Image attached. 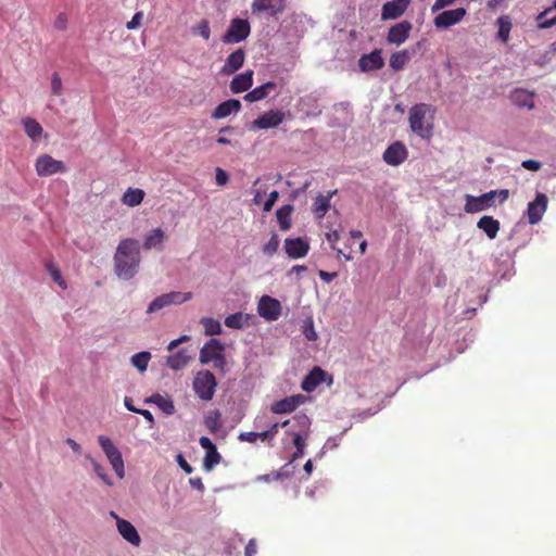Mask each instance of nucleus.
I'll list each match as a JSON object with an SVG mask.
<instances>
[{
    "mask_svg": "<svg viewBox=\"0 0 556 556\" xmlns=\"http://www.w3.org/2000/svg\"><path fill=\"white\" fill-rule=\"evenodd\" d=\"M219 419L220 414L216 410L205 419V425L212 432H216L220 427Z\"/></svg>",
    "mask_w": 556,
    "mask_h": 556,
    "instance_id": "obj_51",
    "label": "nucleus"
},
{
    "mask_svg": "<svg viewBox=\"0 0 556 556\" xmlns=\"http://www.w3.org/2000/svg\"><path fill=\"white\" fill-rule=\"evenodd\" d=\"M245 60V52L242 49H238L231 54L228 55V58L225 61V64L223 65L220 73L223 75H231L235 72H237L239 68L242 67Z\"/></svg>",
    "mask_w": 556,
    "mask_h": 556,
    "instance_id": "obj_22",
    "label": "nucleus"
},
{
    "mask_svg": "<svg viewBox=\"0 0 556 556\" xmlns=\"http://www.w3.org/2000/svg\"><path fill=\"white\" fill-rule=\"evenodd\" d=\"M86 458L90 462V464L92 465V468L96 472V475L106 484V485H112L113 482L111 480V478L109 477V475L106 473V470L105 468L100 465L97 460H94L90 455H86Z\"/></svg>",
    "mask_w": 556,
    "mask_h": 556,
    "instance_id": "obj_43",
    "label": "nucleus"
},
{
    "mask_svg": "<svg viewBox=\"0 0 556 556\" xmlns=\"http://www.w3.org/2000/svg\"><path fill=\"white\" fill-rule=\"evenodd\" d=\"M48 270H49V274L51 275V277L53 278V280L56 283H59V286L66 288V285L62 278L61 271L58 268H55L53 265H49Z\"/></svg>",
    "mask_w": 556,
    "mask_h": 556,
    "instance_id": "obj_54",
    "label": "nucleus"
},
{
    "mask_svg": "<svg viewBox=\"0 0 556 556\" xmlns=\"http://www.w3.org/2000/svg\"><path fill=\"white\" fill-rule=\"evenodd\" d=\"M199 443H200L201 447L204 448L206 452L216 448V445L207 437H201L199 440Z\"/></svg>",
    "mask_w": 556,
    "mask_h": 556,
    "instance_id": "obj_64",
    "label": "nucleus"
},
{
    "mask_svg": "<svg viewBox=\"0 0 556 556\" xmlns=\"http://www.w3.org/2000/svg\"><path fill=\"white\" fill-rule=\"evenodd\" d=\"M142 18H143V13L141 11L135 13V15L131 17V20L126 24L127 29H129V30L137 29L140 26Z\"/></svg>",
    "mask_w": 556,
    "mask_h": 556,
    "instance_id": "obj_53",
    "label": "nucleus"
},
{
    "mask_svg": "<svg viewBox=\"0 0 556 556\" xmlns=\"http://www.w3.org/2000/svg\"><path fill=\"white\" fill-rule=\"evenodd\" d=\"M151 357H152V355L150 352L142 351V352L134 354L130 357V364L135 368H137L140 372H144L148 368Z\"/></svg>",
    "mask_w": 556,
    "mask_h": 556,
    "instance_id": "obj_39",
    "label": "nucleus"
},
{
    "mask_svg": "<svg viewBox=\"0 0 556 556\" xmlns=\"http://www.w3.org/2000/svg\"><path fill=\"white\" fill-rule=\"evenodd\" d=\"M326 371L320 367H314L303 379L301 388L305 392H313L321 382L325 381Z\"/></svg>",
    "mask_w": 556,
    "mask_h": 556,
    "instance_id": "obj_23",
    "label": "nucleus"
},
{
    "mask_svg": "<svg viewBox=\"0 0 556 556\" xmlns=\"http://www.w3.org/2000/svg\"><path fill=\"white\" fill-rule=\"evenodd\" d=\"M276 87H277L276 83L267 81V83L252 89L251 91H249L244 96V100L248 102H256V101L264 100L265 98H267L269 96L271 90L276 89Z\"/></svg>",
    "mask_w": 556,
    "mask_h": 556,
    "instance_id": "obj_28",
    "label": "nucleus"
},
{
    "mask_svg": "<svg viewBox=\"0 0 556 556\" xmlns=\"http://www.w3.org/2000/svg\"><path fill=\"white\" fill-rule=\"evenodd\" d=\"M500 229V223L496 219H493L489 216V239H493L496 237V233Z\"/></svg>",
    "mask_w": 556,
    "mask_h": 556,
    "instance_id": "obj_57",
    "label": "nucleus"
},
{
    "mask_svg": "<svg viewBox=\"0 0 556 556\" xmlns=\"http://www.w3.org/2000/svg\"><path fill=\"white\" fill-rule=\"evenodd\" d=\"M192 33L201 36L205 40H208L211 36L208 21L202 20L197 26L192 28Z\"/></svg>",
    "mask_w": 556,
    "mask_h": 556,
    "instance_id": "obj_47",
    "label": "nucleus"
},
{
    "mask_svg": "<svg viewBox=\"0 0 556 556\" xmlns=\"http://www.w3.org/2000/svg\"><path fill=\"white\" fill-rule=\"evenodd\" d=\"M176 460L179 465V467L186 472V473H191L193 471V468L191 465H189V463L185 459V457L182 456V454H178L177 457H176Z\"/></svg>",
    "mask_w": 556,
    "mask_h": 556,
    "instance_id": "obj_60",
    "label": "nucleus"
},
{
    "mask_svg": "<svg viewBox=\"0 0 556 556\" xmlns=\"http://www.w3.org/2000/svg\"><path fill=\"white\" fill-rule=\"evenodd\" d=\"M251 33V26L248 20L232 18L226 33L222 37V41L226 45L238 43L245 40Z\"/></svg>",
    "mask_w": 556,
    "mask_h": 556,
    "instance_id": "obj_7",
    "label": "nucleus"
},
{
    "mask_svg": "<svg viewBox=\"0 0 556 556\" xmlns=\"http://www.w3.org/2000/svg\"><path fill=\"white\" fill-rule=\"evenodd\" d=\"M432 113L434 114V110L427 103L415 104L409 110L410 129L422 139H428L432 136Z\"/></svg>",
    "mask_w": 556,
    "mask_h": 556,
    "instance_id": "obj_2",
    "label": "nucleus"
},
{
    "mask_svg": "<svg viewBox=\"0 0 556 556\" xmlns=\"http://www.w3.org/2000/svg\"><path fill=\"white\" fill-rule=\"evenodd\" d=\"M192 292L170 291L156 296L147 308V314H155L170 305H179L192 299Z\"/></svg>",
    "mask_w": 556,
    "mask_h": 556,
    "instance_id": "obj_5",
    "label": "nucleus"
},
{
    "mask_svg": "<svg viewBox=\"0 0 556 556\" xmlns=\"http://www.w3.org/2000/svg\"><path fill=\"white\" fill-rule=\"evenodd\" d=\"M456 0H435L433 5L431 7L432 13L440 11L451 4H453Z\"/></svg>",
    "mask_w": 556,
    "mask_h": 556,
    "instance_id": "obj_58",
    "label": "nucleus"
},
{
    "mask_svg": "<svg viewBox=\"0 0 556 556\" xmlns=\"http://www.w3.org/2000/svg\"><path fill=\"white\" fill-rule=\"evenodd\" d=\"M534 97L535 93L527 89L517 88L510 92L509 99L513 104L520 109H534Z\"/></svg>",
    "mask_w": 556,
    "mask_h": 556,
    "instance_id": "obj_21",
    "label": "nucleus"
},
{
    "mask_svg": "<svg viewBox=\"0 0 556 556\" xmlns=\"http://www.w3.org/2000/svg\"><path fill=\"white\" fill-rule=\"evenodd\" d=\"M220 460L222 456L217 452V448L206 452L203 460L204 470L210 472L216 465L220 463Z\"/></svg>",
    "mask_w": 556,
    "mask_h": 556,
    "instance_id": "obj_42",
    "label": "nucleus"
},
{
    "mask_svg": "<svg viewBox=\"0 0 556 556\" xmlns=\"http://www.w3.org/2000/svg\"><path fill=\"white\" fill-rule=\"evenodd\" d=\"M413 28V25L408 21H402L390 27L387 41L390 45L401 46L404 43L409 37V33Z\"/></svg>",
    "mask_w": 556,
    "mask_h": 556,
    "instance_id": "obj_14",
    "label": "nucleus"
},
{
    "mask_svg": "<svg viewBox=\"0 0 556 556\" xmlns=\"http://www.w3.org/2000/svg\"><path fill=\"white\" fill-rule=\"evenodd\" d=\"M288 433L293 435V444L296 450H304L305 447V439L307 435L302 434V431H288Z\"/></svg>",
    "mask_w": 556,
    "mask_h": 556,
    "instance_id": "obj_52",
    "label": "nucleus"
},
{
    "mask_svg": "<svg viewBox=\"0 0 556 556\" xmlns=\"http://www.w3.org/2000/svg\"><path fill=\"white\" fill-rule=\"evenodd\" d=\"M238 439L243 442L254 443L257 440V432H241Z\"/></svg>",
    "mask_w": 556,
    "mask_h": 556,
    "instance_id": "obj_62",
    "label": "nucleus"
},
{
    "mask_svg": "<svg viewBox=\"0 0 556 556\" xmlns=\"http://www.w3.org/2000/svg\"><path fill=\"white\" fill-rule=\"evenodd\" d=\"M465 199V211L467 213H477L486 208V193H483L479 197L466 194Z\"/></svg>",
    "mask_w": 556,
    "mask_h": 556,
    "instance_id": "obj_33",
    "label": "nucleus"
},
{
    "mask_svg": "<svg viewBox=\"0 0 556 556\" xmlns=\"http://www.w3.org/2000/svg\"><path fill=\"white\" fill-rule=\"evenodd\" d=\"M25 132L33 141H38L43 132L41 125L34 118L27 117L23 119Z\"/></svg>",
    "mask_w": 556,
    "mask_h": 556,
    "instance_id": "obj_36",
    "label": "nucleus"
},
{
    "mask_svg": "<svg viewBox=\"0 0 556 556\" xmlns=\"http://www.w3.org/2000/svg\"><path fill=\"white\" fill-rule=\"evenodd\" d=\"M384 65L380 50H374L368 54H363L358 60V66L362 72H370L382 68Z\"/></svg>",
    "mask_w": 556,
    "mask_h": 556,
    "instance_id": "obj_19",
    "label": "nucleus"
},
{
    "mask_svg": "<svg viewBox=\"0 0 556 556\" xmlns=\"http://www.w3.org/2000/svg\"><path fill=\"white\" fill-rule=\"evenodd\" d=\"M229 179V176L227 172H225L223 168L217 167L215 172V180L218 186H224L227 184Z\"/></svg>",
    "mask_w": 556,
    "mask_h": 556,
    "instance_id": "obj_56",
    "label": "nucleus"
},
{
    "mask_svg": "<svg viewBox=\"0 0 556 556\" xmlns=\"http://www.w3.org/2000/svg\"><path fill=\"white\" fill-rule=\"evenodd\" d=\"M294 472V466L292 465V460L285 464L278 471L274 472L275 480L288 479Z\"/></svg>",
    "mask_w": 556,
    "mask_h": 556,
    "instance_id": "obj_48",
    "label": "nucleus"
},
{
    "mask_svg": "<svg viewBox=\"0 0 556 556\" xmlns=\"http://www.w3.org/2000/svg\"><path fill=\"white\" fill-rule=\"evenodd\" d=\"M67 26V16L64 13H60L55 21H54V27L59 30L66 29Z\"/></svg>",
    "mask_w": 556,
    "mask_h": 556,
    "instance_id": "obj_59",
    "label": "nucleus"
},
{
    "mask_svg": "<svg viewBox=\"0 0 556 556\" xmlns=\"http://www.w3.org/2000/svg\"><path fill=\"white\" fill-rule=\"evenodd\" d=\"M293 205L286 204L277 210L276 217L279 224L280 230L288 231L291 228V215L293 213Z\"/></svg>",
    "mask_w": 556,
    "mask_h": 556,
    "instance_id": "obj_34",
    "label": "nucleus"
},
{
    "mask_svg": "<svg viewBox=\"0 0 556 556\" xmlns=\"http://www.w3.org/2000/svg\"><path fill=\"white\" fill-rule=\"evenodd\" d=\"M306 397L302 394L287 396L271 405L274 414H289L295 410L301 404L305 402Z\"/></svg>",
    "mask_w": 556,
    "mask_h": 556,
    "instance_id": "obj_17",
    "label": "nucleus"
},
{
    "mask_svg": "<svg viewBox=\"0 0 556 556\" xmlns=\"http://www.w3.org/2000/svg\"><path fill=\"white\" fill-rule=\"evenodd\" d=\"M141 262L139 241L136 239L122 240L114 254V270L123 280H129L139 270Z\"/></svg>",
    "mask_w": 556,
    "mask_h": 556,
    "instance_id": "obj_1",
    "label": "nucleus"
},
{
    "mask_svg": "<svg viewBox=\"0 0 556 556\" xmlns=\"http://www.w3.org/2000/svg\"><path fill=\"white\" fill-rule=\"evenodd\" d=\"M146 403H153L166 415H173L175 413L174 402L169 397H164L159 393L152 394L146 399Z\"/></svg>",
    "mask_w": 556,
    "mask_h": 556,
    "instance_id": "obj_35",
    "label": "nucleus"
},
{
    "mask_svg": "<svg viewBox=\"0 0 556 556\" xmlns=\"http://www.w3.org/2000/svg\"><path fill=\"white\" fill-rule=\"evenodd\" d=\"M303 334L308 341L317 340L318 336L314 327V321L312 318H307L304 320L303 326Z\"/></svg>",
    "mask_w": 556,
    "mask_h": 556,
    "instance_id": "obj_46",
    "label": "nucleus"
},
{
    "mask_svg": "<svg viewBox=\"0 0 556 556\" xmlns=\"http://www.w3.org/2000/svg\"><path fill=\"white\" fill-rule=\"evenodd\" d=\"M498 25V31H497V38L502 42H507L509 39V33L511 30V21L508 16H501L497 20Z\"/></svg>",
    "mask_w": 556,
    "mask_h": 556,
    "instance_id": "obj_40",
    "label": "nucleus"
},
{
    "mask_svg": "<svg viewBox=\"0 0 556 556\" xmlns=\"http://www.w3.org/2000/svg\"><path fill=\"white\" fill-rule=\"evenodd\" d=\"M257 553L256 540L251 539L245 546V556H255Z\"/></svg>",
    "mask_w": 556,
    "mask_h": 556,
    "instance_id": "obj_63",
    "label": "nucleus"
},
{
    "mask_svg": "<svg viewBox=\"0 0 556 556\" xmlns=\"http://www.w3.org/2000/svg\"><path fill=\"white\" fill-rule=\"evenodd\" d=\"M144 198V192L141 189L128 188L123 194L122 202L128 206L139 205Z\"/></svg>",
    "mask_w": 556,
    "mask_h": 556,
    "instance_id": "obj_38",
    "label": "nucleus"
},
{
    "mask_svg": "<svg viewBox=\"0 0 556 556\" xmlns=\"http://www.w3.org/2000/svg\"><path fill=\"white\" fill-rule=\"evenodd\" d=\"M206 336L220 334L223 329L218 320L211 317H203L200 320Z\"/></svg>",
    "mask_w": 556,
    "mask_h": 556,
    "instance_id": "obj_41",
    "label": "nucleus"
},
{
    "mask_svg": "<svg viewBox=\"0 0 556 556\" xmlns=\"http://www.w3.org/2000/svg\"><path fill=\"white\" fill-rule=\"evenodd\" d=\"M280 244V239L277 233H273L270 239L263 245L262 251L267 256H273Z\"/></svg>",
    "mask_w": 556,
    "mask_h": 556,
    "instance_id": "obj_45",
    "label": "nucleus"
},
{
    "mask_svg": "<svg viewBox=\"0 0 556 556\" xmlns=\"http://www.w3.org/2000/svg\"><path fill=\"white\" fill-rule=\"evenodd\" d=\"M225 344L218 339H210L200 350L199 361L202 365L213 362L214 367L226 371Z\"/></svg>",
    "mask_w": 556,
    "mask_h": 556,
    "instance_id": "obj_3",
    "label": "nucleus"
},
{
    "mask_svg": "<svg viewBox=\"0 0 556 556\" xmlns=\"http://www.w3.org/2000/svg\"><path fill=\"white\" fill-rule=\"evenodd\" d=\"M293 426L302 431V434L308 435V430L311 427V419L304 414H298L293 417Z\"/></svg>",
    "mask_w": 556,
    "mask_h": 556,
    "instance_id": "obj_44",
    "label": "nucleus"
},
{
    "mask_svg": "<svg viewBox=\"0 0 556 556\" xmlns=\"http://www.w3.org/2000/svg\"><path fill=\"white\" fill-rule=\"evenodd\" d=\"M509 191L507 189L489 191V206L494 202L503 203L508 199Z\"/></svg>",
    "mask_w": 556,
    "mask_h": 556,
    "instance_id": "obj_49",
    "label": "nucleus"
},
{
    "mask_svg": "<svg viewBox=\"0 0 556 556\" xmlns=\"http://www.w3.org/2000/svg\"><path fill=\"white\" fill-rule=\"evenodd\" d=\"M417 52L416 48L412 49H404L399 52L392 53L390 56V67L394 71H401L404 68L406 63L412 59L413 55H415Z\"/></svg>",
    "mask_w": 556,
    "mask_h": 556,
    "instance_id": "obj_27",
    "label": "nucleus"
},
{
    "mask_svg": "<svg viewBox=\"0 0 556 556\" xmlns=\"http://www.w3.org/2000/svg\"><path fill=\"white\" fill-rule=\"evenodd\" d=\"M257 313L265 320L275 321L281 315V304L277 299L263 295L257 303Z\"/></svg>",
    "mask_w": 556,
    "mask_h": 556,
    "instance_id": "obj_10",
    "label": "nucleus"
},
{
    "mask_svg": "<svg viewBox=\"0 0 556 556\" xmlns=\"http://www.w3.org/2000/svg\"><path fill=\"white\" fill-rule=\"evenodd\" d=\"M193 390L202 401H211L215 394L217 381L210 370L199 371L192 382Z\"/></svg>",
    "mask_w": 556,
    "mask_h": 556,
    "instance_id": "obj_4",
    "label": "nucleus"
},
{
    "mask_svg": "<svg viewBox=\"0 0 556 556\" xmlns=\"http://www.w3.org/2000/svg\"><path fill=\"white\" fill-rule=\"evenodd\" d=\"M300 106L301 110L307 115V116H318L321 114V109L318 104V99L314 94H307L300 99Z\"/></svg>",
    "mask_w": 556,
    "mask_h": 556,
    "instance_id": "obj_31",
    "label": "nucleus"
},
{
    "mask_svg": "<svg viewBox=\"0 0 556 556\" xmlns=\"http://www.w3.org/2000/svg\"><path fill=\"white\" fill-rule=\"evenodd\" d=\"M241 110V102L238 99H229L218 104L212 112V117L215 119L225 118L231 114H236Z\"/></svg>",
    "mask_w": 556,
    "mask_h": 556,
    "instance_id": "obj_25",
    "label": "nucleus"
},
{
    "mask_svg": "<svg viewBox=\"0 0 556 556\" xmlns=\"http://www.w3.org/2000/svg\"><path fill=\"white\" fill-rule=\"evenodd\" d=\"M521 166L528 170L536 172L541 168V163L535 160H526L521 163Z\"/></svg>",
    "mask_w": 556,
    "mask_h": 556,
    "instance_id": "obj_61",
    "label": "nucleus"
},
{
    "mask_svg": "<svg viewBox=\"0 0 556 556\" xmlns=\"http://www.w3.org/2000/svg\"><path fill=\"white\" fill-rule=\"evenodd\" d=\"M98 442L103 453L105 454L106 458L109 459L110 464L112 465V468L115 471L116 476L123 479L125 477V467L123 456L119 450L116 447L113 441L105 435H99Z\"/></svg>",
    "mask_w": 556,
    "mask_h": 556,
    "instance_id": "obj_6",
    "label": "nucleus"
},
{
    "mask_svg": "<svg viewBox=\"0 0 556 556\" xmlns=\"http://www.w3.org/2000/svg\"><path fill=\"white\" fill-rule=\"evenodd\" d=\"M338 190L329 191L327 194L318 193L312 205V212L316 218L321 219L325 217L330 208V201Z\"/></svg>",
    "mask_w": 556,
    "mask_h": 556,
    "instance_id": "obj_24",
    "label": "nucleus"
},
{
    "mask_svg": "<svg viewBox=\"0 0 556 556\" xmlns=\"http://www.w3.org/2000/svg\"><path fill=\"white\" fill-rule=\"evenodd\" d=\"M36 172L40 177L51 176L67 170L66 165L62 161L54 160L49 154H42L36 160Z\"/></svg>",
    "mask_w": 556,
    "mask_h": 556,
    "instance_id": "obj_9",
    "label": "nucleus"
},
{
    "mask_svg": "<svg viewBox=\"0 0 556 556\" xmlns=\"http://www.w3.org/2000/svg\"><path fill=\"white\" fill-rule=\"evenodd\" d=\"M287 7V0H253L251 12L254 15L265 13L269 17H278L283 13Z\"/></svg>",
    "mask_w": 556,
    "mask_h": 556,
    "instance_id": "obj_8",
    "label": "nucleus"
},
{
    "mask_svg": "<svg viewBox=\"0 0 556 556\" xmlns=\"http://www.w3.org/2000/svg\"><path fill=\"white\" fill-rule=\"evenodd\" d=\"M283 248L288 256L294 260L306 256L309 251L308 242L300 237L287 238Z\"/></svg>",
    "mask_w": 556,
    "mask_h": 556,
    "instance_id": "obj_16",
    "label": "nucleus"
},
{
    "mask_svg": "<svg viewBox=\"0 0 556 556\" xmlns=\"http://www.w3.org/2000/svg\"><path fill=\"white\" fill-rule=\"evenodd\" d=\"M191 356L186 349L179 350L177 353L169 355L166 358V365L173 370H180L185 368L190 362Z\"/></svg>",
    "mask_w": 556,
    "mask_h": 556,
    "instance_id": "obj_29",
    "label": "nucleus"
},
{
    "mask_svg": "<svg viewBox=\"0 0 556 556\" xmlns=\"http://www.w3.org/2000/svg\"><path fill=\"white\" fill-rule=\"evenodd\" d=\"M536 23L540 29L551 28L556 24V13H554L552 7L545 9L536 16Z\"/></svg>",
    "mask_w": 556,
    "mask_h": 556,
    "instance_id": "obj_37",
    "label": "nucleus"
},
{
    "mask_svg": "<svg viewBox=\"0 0 556 556\" xmlns=\"http://www.w3.org/2000/svg\"><path fill=\"white\" fill-rule=\"evenodd\" d=\"M410 0H393L386 2L381 10V20H396L404 14Z\"/></svg>",
    "mask_w": 556,
    "mask_h": 556,
    "instance_id": "obj_18",
    "label": "nucleus"
},
{
    "mask_svg": "<svg viewBox=\"0 0 556 556\" xmlns=\"http://www.w3.org/2000/svg\"><path fill=\"white\" fill-rule=\"evenodd\" d=\"M164 237H165V233L161 228H155V229L151 230L144 237L143 248L146 250H151V249L161 250Z\"/></svg>",
    "mask_w": 556,
    "mask_h": 556,
    "instance_id": "obj_32",
    "label": "nucleus"
},
{
    "mask_svg": "<svg viewBox=\"0 0 556 556\" xmlns=\"http://www.w3.org/2000/svg\"><path fill=\"white\" fill-rule=\"evenodd\" d=\"M252 316L249 314H243L241 312H237L228 315L225 318V325L231 329H243L250 325Z\"/></svg>",
    "mask_w": 556,
    "mask_h": 556,
    "instance_id": "obj_30",
    "label": "nucleus"
},
{
    "mask_svg": "<svg viewBox=\"0 0 556 556\" xmlns=\"http://www.w3.org/2000/svg\"><path fill=\"white\" fill-rule=\"evenodd\" d=\"M546 194L539 192L535 200L528 204L527 216L531 225L538 224L547 208Z\"/></svg>",
    "mask_w": 556,
    "mask_h": 556,
    "instance_id": "obj_15",
    "label": "nucleus"
},
{
    "mask_svg": "<svg viewBox=\"0 0 556 556\" xmlns=\"http://www.w3.org/2000/svg\"><path fill=\"white\" fill-rule=\"evenodd\" d=\"M51 92L53 96L60 97L63 93V84L59 73L51 75Z\"/></svg>",
    "mask_w": 556,
    "mask_h": 556,
    "instance_id": "obj_50",
    "label": "nucleus"
},
{
    "mask_svg": "<svg viewBox=\"0 0 556 556\" xmlns=\"http://www.w3.org/2000/svg\"><path fill=\"white\" fill-rule=\"evenodd\" d=\"M253 84V71L249 70L232 78L230 81V90L232 93H241L251 88Z\"/></svg>",
    "mask_w": 556,
    "mask_h": 556,
    "instance_id": "obj_26",
    "label": "nucleus"
},
{
    "mask_svg": "<svg viewBox=\"0 0 556 556\" xmlns=\"http://www.w3.org/2000/svg\"><path fill=\"white\" fill-rule=\"evenodd\" d=\"M465 15L466 10L464 8L443 11L434 17L433 24L438 29H446L459 23Z\"/></svg>",
    "mask_w": 556,
    "mask_h": 556,
    "instance_id": "obj_11",
    "label": "nucleus"
},
{
    "mask_svg": "<svg viewBox=\"0 0 556 556\" xmlns=\"http://www.w3.org/2000/svg\"><path fill=\"white\" fill-rule=\"evenodd\" d=\"M116 526L119 534L126 540L128 543L139 546L141 542V538L135 528V526L128 520L116 517Z\"/></svg>",
    "mask_w": 556,
    "mask_h": 556,
    "instance_id": "obj_20",
    "label": "nucleus"
},
{
    "mask_svg": "<svg viewBox=\"0 0 556 556\" xmlns=\"http://www.w3.org/2000/svg\"><path fill=\"white\" fill-rule=\"evenodd\" d=\"M278 198H279L278 191L277 190H273L269 193L268 199L265 201L263 210L265 212H269L273 208V206L275 205V203L278 200Z\"/></svg>",
    "mask_w": 556,
    "mask_h": 556,
    "instance_id": "obj_55",
    "label": "nucleus"
},
{
    "mask_svg": "<svg viewBox=\"0 0 556 556\" xmlns=\"http://www.w3.org/2000/svg\"><path fill=\"white\" fill-rule=\"evenodd\" d=\"M285 119V113L279 110L265 112L252 122L254 129H268L279 126Z\"/></svg>",
    "mask_w": 556,
    "mask_h": 556,
    "instance_id": "obj_13",
    "label": "nucleus"
},
{
    "mask_svg": "<svg viewBox=\"0 0 556 556\" xmlns=\"http://www.w3.org/2000/svg\"><path fill=\"white\" fill-rule=\"evenodd\" d=\"M408 156V151L404 143L395 141L383 152V161L391 166L401 165Z\"/></svg>",
    "mask_w": 556,
    "mask_h": 556,
    "instance_id": "obj_12",
    "label": "nucleus"
}]
</instances>
